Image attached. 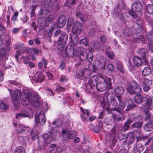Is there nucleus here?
<instances>
[{"label": "nucleus", "mask_w": 153, "mask_h": 153, "mask_svg": "<svg viewBox=\"0 0 153 153\" xmlns=\"http://www.w3.org/2000/svg\"><path fill=\"white\" fill-rule=\"evenodd\" d=\"M134 99L135 102L138 104L142 101H145L146 105H143L141 109L144 111L147 118H151V115L149 113L148 108L150 109L153 108L152 98L149 96L142 97L140 95L138 94L135 96Z\"/></svg>", "instance_id": "f257e3e1"}, {"label": "nucleus", "mask_w": 153, "mask_h": 153, "mask_svg": "<svg viewBox=\"0 0 153 153\" xmlns=\"http://www.w3.org/2000/svg\"><path fill=\"white\" fill-rule=\"evenodd\" d=\"M41 13L43 15L46 16L44 20L43 21V20L44 19L43 18H39L38 19V22L43 26L45 25L46 22L52 21L55 18V15L53 14H50L48 15L49 12L47 10L45 9H43L41 10Z\"/></svg>", "instance_id": "f03ea898"}, {"label": "nucleus", "mask_w": 153, "mask_h": 153, "mask_svg": "<svg viewBox=\"0 0 153 153\" xmlns=\"http://www.w3.org/2000/svg\"><path fill=\"white\" fill-rule=\"evenodd\" d=\"M111 78H109L106 80H104V82H98L96 87L97 89L100 91H104L107 88L109 89H111Z\"/></svg>", "instance_id": "7ed1b4c3"}, {"label": "nucleus", "mask_w": 153, "mask_h": 153, "mask_svg": "<svg viewBox=\"0 0 153 153\" xmlns=\"http://www.w3.org/2000/svg\"><path fill=\"white\" fill-rule=\"evenodd\" d=\"M127 90L130 94H134L140 93L142 90V88L139 84L134 81L131 84L128 85Z\"/></svg>", "instance_id": "20e7f679"}, {"label": "nucleus", "mask_w": 153, "mask_h": 153, "mask_svg": "<svg viewBox=\"0 0 153 153\" xmlns=\"http://www.w3.org/2000/svg\"><path fill=\"white\" fill-rule=\"evenodd\" d=\"M132 10L128 11L129 13L132 16H134L136 12L138 13L141 12L143 9L142 4L140 1H135L131 5Z\"/></svg>", "instance_id": "39448f33"}, {"label": "nucleus", "mask_w": 153, "mask_h": 153, "mask_svg": "<svg viewBox=\"0 0 153 153\" xmlns=\"http://www.w3.org/2000/svg\"><path fill=\"white\" fill-rule=\"evenodd\" d=\"M10 93V95L12 97L15 105H17L19 103V100L21 99L22 93L17 89L15 90L14 92L10 90H9Z\"/></svg>", "instance_id": "423d86ee"}, {"label": "nucleus", "mask_w": 153, "mask_h": 153, "mask_svg": "<svg viewBox=\"0 0 153 153\" xmlns=\"http://www.w3.org/2000/svg\"><path fill=\"white\" fill-rule=\"evenodd\" d=\"M24 97L21 102L24 105H28L30 102V98L32 96V93L27 89H24L23 91Z\"/></svg>", "instance_id": "0eeeda50"}, {"label": "nucleus", "mask_w": 153, "mask_h": 153, "mask_svg": "<svg viewBox=\"0 0 153 153\" xmlns=\"http://www.w3.org/2000/svg\"><path fill=\"white\" fill-rule=\"evenodd\" d=\"M139 81L142 83L143 88L145 92H147L149 90L152 85V81L145 77H143L139 80Z\"/></svg>", "instance_id": "6e6552de"}, {"label": "nucleus", "mask_w": 153, "mask_h": 153, "mask_svg": "<svg viewBox=\"0 0 153 153\" xmlns=\"http://www.w3.org/2000/svg\"><path fill=\"white\" fill-rule=\"evenodd\" d=\"M35 120L37 124L42 125L46 122L45 114L43 111H41L39 114H36L35 116Z\"/></svg>", "instance_id": "1a4fd4ad"}, {"label": "nucleus", "mask_w": 153, "mask_h": 153, "mask_svg": "<svg viewBox=\"0 0 153 153\" xmlns=\"http://www.w3.org/2000/svg\"><path fill=\"white\" fill-rule=\"evenodd\" d=\"M68 36L67 34L65 33L62 34L60 37L59 39V40L58 42V46L60 45L62 48L61 50L63 49L64 48L65 43L68 41ZM58 48H59L58 47Z\"/></svg>", "instance_id": "9d476101"}, {"label": "nucleus", "mask_w": 153, "mask_h": 153, "mask_svg": "<svg viewBox=\"0 0 153 153\" xmlns=\"http://www.w3.org/2000/svg\"><path fill=\"white\" fill-rule=\"evenodd\" d=\"M119 101V104L116 107L113 109L112 111H116L123 116V111L124 110L125 106V103L121 100V98L118 100Z\"/></svg>", "instance_id": "9b49d317"}, {"label": "nucleus", "mask_w": 153, "mask_h": 153, "mask_svg": "<svg viewBox=\"0 0 153 153\" xmlns=\"http://www.w3.org/2000/svg\"><path fill=\"white\" fill-rule=\"evenodd\" d=\"M81 28L82 25L81 24L78 22H76L74 24L72 28V32L73 33L78 35L80 33Z\"/></svg>", "instance_id": "f8f14e48"}, {"label": "nucleus", "mask_w": 153, "mask_h": 153, "mask_svg": "<svg viewBox=\"0 0 153 153\" xmlns=\"http://www.w3.org/2000/svg\"><path fill=\"white\" fill-rule=\"evenodd\" d=\"M78 77L83 76L85 77L89 76L91 74V72L88 69H85L82 70L79 69L76 71Z\"/></svg>", "instance_id": "ddd939ff"}, {"label": "nucleus", "mask_w": 153, "mask_h": 153, "mask_svg": "<svg viewBox=\"0 0 153 153\" xmlns=\"http://www.w3.org/2000/svg\"><path fill=\"white\" fill-rule=\"evenodd\" d=\"M98 79V77L96 76H93L88 81V83L91 89H92L96 87L97 82Z\"/></svg>", "instance_id": "4468645a"}, {"label": "nucleus", "mask_w": 153, "mask_h": 153, "mask_svg": "<svg viewBox=\"0 0 153 153\" xmlns=\"http://www.w3.org/2000/svg\"><path fill=\"white\" fill-rule=\"evenodd\" d=\"M124 89L121 86H118L114 89V92L116 97L118 100L121 98V95L124 93Z\"/></svg>", "instance_id": "2eb2a0df"}, {"label": "nucleus", "mask_w": 153, "mask_h": 153, "mask_svg": "<svg viewBox=\"0 0 153 153\" xmlns=\"http://www.w3.org/2000/svg\"><path fill=\"white\" fill-rule=\"evenodd\" d=\"M39 96L38 94H36L34 96L32 94L30 100V103L35 107H38L39 106Z\"/></svg>", "instance_id": "dca6fc26"}, {"label": "nucleus", "mask_w": 153, "mask_h": 153, "mask_svg": "<svg viewBox=\"0 0 153 153\" xmlns=\"http://www.w3.org/2000/svg\"><path fill=\"white\" fill-rule=\"evenodd\" d=\"M62 134H65L68 138L70 139L73 138L76 136V132L74 131H68V130H65L64 129H62Z\"/></svg>", "instance_id": "f3484780"}, {"label": "nucleus", "mask_w": 153, "mask_h": 153, "mask_svg": "<svg viewBox=\"0 0 153 153\" xmlns=\"http://www.w3.org/2000/svg\"><path fill=\"white\" fill-rule=\"evenodd\" d=\"M66 21V18L64 16H61L59 17L57 22V25L58 27H62L65 24Z\"/></svg>", "instance_id": "a211bd4d"}, {"label": "nucleus", "mask_w": 153, "mask_h": 153, "mask_svg": "<svg viewBox=\"0 0 153 153\" xmlns=\"http://www.w3.org/2000/svg\"><path fill=\"white\" fill-rule=\"evenodd\" d=\"M44 79V76L41 72H37L34 75V80L36 82H41Z\"/></svg>", "instance_id": "6ab92c4d"}, {"label": "nucleus", "mask_w": 153, "mask_h": 153, "mask_svg": "<svg viewBox=\"0 0 153 153\" xmlns=\"http://www.w3.org/2000/svg\"><path fill=\"white\" fill-rule=\"evenodd\" d=\"M133 64L136 67L142 65V59L138 56H135L133 59Z\"/></svg>", "instance_id": "aec40b11"}, {"label": "nucleus", "mask_w": 153, "mask_h": 153, "mask_svg": "<svg viewBox=\"0 0 153 153\" xmlns=\"http://www.w3.org/2000/svg\"><path fill=\"white\" fill-rule=\"evenodd\" d=\"M143 149L142 143H137L136 146L134 147L133 151L135 153H140L143 151Z\"/></svg>", "instance_id": "412c9836"}, {"label": "nucleus", "mask_w": 153, "mask_h": 153, "mask_svg": "<svg viewBox=\"0 0 153 153\" xmlns=\"http://www.w3.org/2000/svg\"><path fill=\"white\" fill-rule=\"evenodd\" d=\"M79 50H80L81 51L79 56L80 59L82 61L85 60L87 57V52L83 48H80L79 49Z\"/></svg>", "instance_id": "4be33fe9"}, {"label": "nucleus", "mask_w": 153, "mask_h": 153, "mask_svg": "<svg viewBox=\"0 0 153 153\" xmlns=\"http://www.w3.org/2000/svg\"><path fill=\"white\" fill-rule=\"evenodd\" d=\"M126 102L127 104V108L126 110V111L131 110L136 106V105L133 103V101L131 99L127 100Z\"/></svg>", "instance_id": "5701e85b"}, {"label": "nucleus", "mask_w": 153, "mask_h": 153, "mask_svg": "<svg viewBox=\"0 0 153 153\" xmlns=\"http://www.w3.org/2000/svg\"><path fill=\"white\" fill-rule=\"evenodd\" d=\"M29 113L25 111H23L16 114V117L17 119H19L23 117H29Z\"/></svg>", "instance_id": "b1692460"}, {"label": "nucleus", "mask_w": 153, "mask_h": 153, "mask_svg": "<svg viewBox=\"0 0 153 153\" xmlns=\"http://www.w3.org/2000/svg\"><path fill=\"white\" fill-rule=\"evenodd\" d=\"M65 52L66 54V56H68L69 54L71 55V53H73V55L74 56H76L77 55L76 53V52L75 51L74 52L73 48H72L70 46H67L65 49Z\"/></svg>", "instance_id": "393cba45"}, {"label": "nucleus", "mask_w": 153, "mask_h": 153, "mask_svg": "<svg viewBox=\"0 0 153 153\" xmlns=\"http://www.w3.org/2000/svg\"><path fill=\"white\" fill-rule=\"evenodd\" d=\"M94 66L95 68L103 69L105 67V65L104 63H102L99 60H97L94 61Z\"/></svg>", "instance_id": "a878e982"}, {"label": "nucleus", "mask_w": 153, "mask_h": 153, "mask_svg": "<svg viewBox=\"0 0 153 153\" xmlns=\"http://www.w3.org/2000/svg\"><path fill=\"white\" fill-rule=\"evenodd\" d=\"M121 116H120L118 114V113H114L113 114L112 116L113 118L114 119V121H120L121 120H124V118L123 116H123L121 115Z\"/></svg>", "instance_id": "bb28decb"}, {"label": "nucleus", "mask_w": 153, "mask_h": 153, "mask_svg": "<svg viewBox=\"0 0 153 153\" xmlns=\"http://www.w3.org/2000/svg\"><path fill=\"white\" fill-rule=\"evenodd\" d=\"M26 127L21 124H18L17 125V133L18 134H21L24 132L26 130Z\"/></svg>", "instance_id": "cd10ccee"}, {"label": "nucleus", "mask_w": 153, "mask_h": 153, "mask_svg": "<svg viewBox=\"0 0 153 153\" xmlns=\"http://www.w3.org/2000/svg\"><path fill=\"white\" fill-rule=\"evenodd\" d=\"M146 49L144 48L140 49L137 51L138 54L142 57L144 60L146 59Z\"/></svg>", "instance_id": "c85d7f7f"}, {"label": "nucleus", "mask_w": 153, "mask_h": 153, "mask_svg": "<svg viewBox=\"0 0 153 153\" xmlns=\"http://www.w3.org/2000/svg\"><path fill=\"white\" fill-rule=\"evenodd\" d=\"M143 127L146 131H151L153 128V123L152 122H148Z\"/></svg>", "instance_id": "c756f323"}, {"label": "nucleus", "mask_w": 153, "mask_h": 153, "mask_svg": "<svg viewBox=\"0 0 153 153\" xmlns=\"http://www.w3.org/2000/svg\"><path fill=\"white\" fill-rule=\"evenodd\" d=\"M123 33L126 36H130L132 35L131 28L126 27L123 30Z\"/></svg>", "instance_id": "7c9ffc66"}, {"label": "nucleus", "mask_w": 153, "mask_h": 153, "mask_svg": "<svg viewBox=\"0 0 153 153\" xmlns=\"http://www.w3.org/2000/svg\"><path fill=\"white\" fill-rule=\"evenodd\" d=\"M151 69L149 67H145L142 71V74L144 76H148L151 74Z\"/></svg>", "instance_id": "2f4dec72"}, {"label": "nucleus", "mask_w": 153, "mask_h": 153, "mask_svg": "<svg viewBox=\"0 0 153 153\" xmlns=\"http://www.w3.org/2000/svg\"><path fill=\"white\" fill-rule=\"evenodd\" d=\"M0 108L2 110H6L9 109V106L5 103L3 101L0 100Z\"/></svg>", "instance_id": "473e14b6"}, {"label": "nucleus", "mask_w": 153, "mask_h": 153, "mask_svg": "<svg viewBox=\"0 0 153 153\" xmlns=\"http://www.w3.org/2000/svg\"><path fill=\"white\" fill-rule=\"evenodd\" d=\"M63 104L68 103L69 104H72L73 102L72 98L70 97H67L66 98H63L62 100Z\"/></svg>", "instance_id": "72a5a7b5"}, {"label": "nucleus", "mask_w": 153, "mask_h": 153, "mask_svg": "<svg viewBox=\"0 0 153 153\" xmlns=\"http://www.w3.org/2000/svg\"><path fill=\"white\" fill-rule=\"evenodd\" d=\"M28 52L31 54L34 53L36 55H38L40 53V51L38 49L33 48H29L28 50Z\"/></svg>", "instance_id": "f704fd0d"}, {"label": "nucleus", "mask_w": 153, "mask_h": 153, "mask_svg": "<svg viewBox=\"0 0 153 153\" xmlns=\"http://www.w3.org/2000/svg\"><path fill=\"white\" fill-rule=\"evenodd\" d=\"M25 151L22 146H19L16 148L14 151V153H25Z\"/></svg>", "instance_id": "c9c22d12"}, {"label": "nucleus", "mask_w": 153, "mask_h": 153, "mask_svg": "<svg viewBox=\"0 0 153 153\" xmlns=\"http://www.w3.org/2000/svg\"><path fill=\"white\" fill-rule=\"evenodd\" d=\"M62 124V122L61 120H57L53 121L52 123V124L53 125V127H56L61 126Z\"/></svg>", "instance_id": "e433bc0d"}, {"label": "nucleus", "mask_w": 153, "mask_h": 153, "mask_svg": "<svg viewBox=\"0 0 153 153\" xmlns=\"http://www.w3.org/2000/svg\"><path fill=\"white\" fill-rule=\"evenodd\" d=\"M146 10L148 13L153 15V5L151 4L148 5L147 6Z\"/></svg>", "instance_id": "4c0bfd02"}, {"label": "nucleus", "mask_w": 153, "mask_h": 153, "mask_svg": "<svg viewBox=\"0 0 153 153\" xmlns=\"http://www.w3.org/2000/svg\"><path fill=\"white\" fill-rule=\"evenodd\" d=\"M24 49H21L16 51V53L15 55V58L16 61H18L19 57L20 55L24 53Z\"/></svg>", "instance_id": "58836bf2"}, {"label": "nucleus", "mask_w": 153, "mask_h": 153, "mask_svg": "<svg viewBox=\"0 0 153 153\" xmlns=\"http://www.w3.org/2000/svg\"><path fill=\"white\" fill-rule=\"evenodd\" d=\"M143 123L142 122H135L131 125L132 128H140L142 126Z\"/></svg>", "instance_id": "ea45409f"}, {"label": "nucleus", "mask_w": 153, "mask_h": 153, "mask_svg": "<svg viewBox=\"0 0 153 153\" xmlns=\"http://www.w3.org/2000/svg\"><path fill=\"white\" fill-rule=\"evenodd\" d=\"M110 100L111 101V104L114 107V108L116 107L117 104V102L116 99L114 97H111L110 98Z\"/></svg>", "instance_id": "a19ab883"}, {"label": "nucleus", "mask_w": 153, "mask_h": 153, "mask_svg": "<svg viewBox=\"0 0 153 153\" xmlns=\"http://www.w3.org/2000/svg\"><path fill=\"white\" fill-rule=\"evenodd\" d=\"M51 134V131H50L48 133L43 134V137L44 139L48 140L49 141V142H47L48 143L50 142V140H51V138H50Z\"/></svg>", "instance_id": "79ce46f5"}, {"label": "nucleus", "mask_w": 153, "mask_h": 153, "mask_svg": "<svg viewBox=\"0 0 153 153\" xmlns=\"http://www.w3.org/2000/svg\"><path fill=\"white\" fill-rule=\"evenodd\" d=\"M76 14V16L77 18H79L81 21L82 22L84 21L85 19L84 18V15L81 12L79 11L77 12Z\"/></svg>", "instance_id": "37998d69"}, {"label": "nucleus", "mask_w": 153, "mask_h": 153, "mask_svg": "<svg viewBox=\"0 0 153 153\" xmlns=\"http://www.w3.org/2000/svg\"><path fill=\"white\" fill-rule=\"evenodd\" d=\"M87 58L88 61L90 63L92 62L93 59V55L91 52H88Z\"/></svg>", "instance_id": "c03bdc74"}, {"label": "nucleus", "mask_w": 153, "mask_h": 153, "mask_svg": "<svg viewBox=\"0 0 153 153\" xmlns=\"http://www.w3.org/2000/svg\"><path fill=\"white\" fill-rule=\"evenodd\" d=\"M30 134L32 139H35L37 135V132L35 130H31L30 131Z\"/></svg>", "instance_id": "a18cd8bd"}, {"label": "nucleus", "mask_w": 153, "mask_h": 153, "mask_svg": "<svg viewBox=\"0 0 153 153\" xmlns=\"http://www.w3.org/2000/svg\"><path fill=\"white\" fill-rule=\"evenodd\" d=\"M51 140H54L55 138L56 137V135L57 134V133H58L59 134H60V133L59 132L57 131H55L52 132H51Z\"/></svg>", "instance_id": "49530a36"}, {"label": "nucleus", "mask_w": 153, "mask_h": 153, "mask_svg": "<svg viewBox=\"0 0 153 153\" xmlns=\"http://www.w3.org/2000/svg\"><path fill=\"white\" fill-rule=\"evenodd\" d=\"M106 54L108 57L110 58L111 59L113 58L114 54L111 51H106Z\"/></svg>", "instance_id": "de8ad7c7"}, {"label": "nucleus", "mask_w": 153, "mask_h": 153, "mask_svg": "<svg viewBox=\"0 0 153 153\" xmlns=\"http://www.w3.org/2000/svg\"><path fill=\"white\" fill-rule=\"evenodd\" d=\"M37 5L36 4L33 5L31 7V17L33 16L34 15V11L35 9L37 7Z\"/></svg>", "instance_id": "09e8293b"}, {"label": "nucleus", "mask_w": 153, "mask_h": 153, "mask_svg": "<svg viewBox=\"0 0 153 153\" xmlns=\"http://www.w3.org/2000/svg\"><path fill=\"white\" fill-rule=\"evenodd\" d=\"M88 40L87 38H85L84 39H83L81 40L80 41V43L84 45H87L88 44Z\"/></svg>", "instance_id": "8fccbe9b"}, {"label": "nucleus", "mask_w": 153, "mask_h": 153, "mask_svg": "<svg viewBox=\"0 0 153 153\" xmlns=\"http://www.w3.org/2000/svg\"><path fill=\"white\" fill-rule=\"evenodd\" d=\"M80 109L81 111H82V113H83V115L85 114V113L87 115L88 117L89 116L90 111L88 110V109L86 110L85 112L84 110L83 109V108H82V107L80 108Z\"/></svg>", "instance_id": "3c124183"}, {"label": "nucleus", "mask_w": 153, "mask_h": 153, "mask_svg": "<svg viewBox=\"0 0 153 153\" xmlns=\"http://www.w3.org/2000/svg\"><path fill=\"white\" fill-rule=\"evenodd\" d=\"M60 150L59 149L56 148L51 150L49 151V153H60L61 152Z\"/></svg>", "instance_id": "603ef678"}, {"label": "nucleus", "mask_w": 153, "mask_h": 153, "mask_svg": "<svg viewBox=\"0 0 153 153\" xmlns=\"http://www.w3.org/2000/svg\"><path fill=\"white\" fill-rule=\"evenodd\" d=\"M24 47V44L21 43L19 44H16L15 46V48L17 49H24L23 48Z\"/></svg>", "instance_id": "864d4df0"}, {"label": "nucleus", "mask_w": 153, "mask_h": 153, "mask_svg": "<svg viewBox=\"0 0 153 153\" xmlns=\"http://www.w3.org/2000/svg\"><path fill=\"white\" fill-rule=\"evenodd\" d=\"M46 91L48 95L51 96L53 95L54 94L53 91L50 88L47 89Z\"/></svg>", "instance_id": "5fc2aeb1"}, {"label": "nucleus", "mask_w": 153, "mask_h": 153, "mask_svg": "<svg viewBox=\"0 0 153 153\" xmlns=\"http://www.w3.org/2000/svg\"><path fill=\"white\" fill-rule=\"evenodd\" d=\"M68 80L67 77L64 75H62L60 78V81L61 83H64Z\"/></svg>", "instance_id": "6e6d98bb"}, {"label": "nucleus", "mask_w": 153, "mask_h": 153, "mask_svg": "<svg viewBox=\"0 0 153 153\" xmlns=\"http://www.w3.org/2000/svg\"><path fill=\"white\" fill-rule=\"evenodd\" d=\"M107 69L110 71H112L114 70V68L113 66L111 64H109L107 65Z\"/></svg>", "instance_id": "4d7b16f0"}, {"label": "nucleus", "mask_w": 153, "mask_h": 153, "mask_svg": "<svg viewBox=\"0 0 153 153\" xmlns=\"http://www.w3.org/2000/svg\"><path fill=\"white\" fill-rule=\"evenodd\" d=\"M18 13L17 12H15L13 14V15L12 17L11 21L13 20V21H15L17 19V17L18 15Z\"/></svg>", "instance_id": "13d9d810"}, {"label": "nucleus", "mask_w": 153, "mask_h": 153, "mask_svg": "<svg viewBox=\"0 0 153 153\" xmlns=\"http://www.w3.org/2000/svg\"><path fill=\"white\" fill-rule=\"evenodd\" d=\"M7 84H11L12 85H19V82H16L15 81H9L7 82Z\"/></svg>", "instance_id": "bf43d9fd"}, {"label": "nucleus", "mask_w": 153, "mask_h": 153, "mask_svg": "<svg viewBox=\"0 0 153 153\" xmlns=\"http://www.w3.org/2000/svg\"><path fill=\"white\" fill-rule=\"evenodd\" d=\"M130 127V126L124 123V125L122 128V129L124 131H126L128 130Z\"/></svg>", "instance_id": "052dcab7"}, {"label": "nucleus", "mask_w": 153, "mask_h": 153, "mask_svg": "<svg viewBox=\"0 0 153 153\" xmlns=\"http://www.w3.org/2000/svg\"><path fill=\"white\" fill-rule=\"evenodd\" d=\"M100 40L102 43H105L106 41V39L105 36L102 35L100 36Z\"/></svg>", "instance_id": "680f3d73"}, {"label": "nucleus", "mask_w": 153, "mask_h": 153, "mask_svg": "<svg viewBox=\"0 0 153 153\" xmlns=\"http://www.w3.org/2000/svg\"><path fill=\"white\" fill-rule=\"evenodd\" d=\"M42 61L43 63L44 67L45 69L47 68L46 65L48 64V61H47L44 58H42Z\"/></svg>", "instance_id": "e2e57ef3"}, {"label": "nucleus", "mask_w": 153, "mask_h": 153, "mask_svg": "<svg viewBox=\"0 0 153 153\" xmlns=\"http://www.w3.org/2000/svg\"><path fill=\"white\" fill-rule=\"evenodd\" d=\"M20 28H14L12 30V32L13 33H18L20 30Z\"/></svg>", "instance_id": "0e129e2a"}, {"label": "nucleus", "mask_w": 153, "mask_h": 153, "mask_svg": "<svg viewBox=\"0 0 153 153\" xmlns=\"http://www.w3.org/2000/svg\"><path fill=\"white\" fill-rule=\"evenodd\" d=\"M98 76L99 77L102 79L104 81L105 80V79L106 80V79H107L108 78L107 77H106L104 75L101 73L99 74Z\"/></svg>", "instance_id": "69168bd1"}, {"label": "nucleus", "mask_w": 153, "mask_h": 153, "mask_svg": "<svg viewBox=\"0 0 153 153\" xmlns=\"http://www.w3.org/2000/svg\"><path fill=\"white\" fill-rule=\"evenodd\" d=\"M118 69L121 72H123V66L121 64H119L117 66Z\"/></svg>", "instance_id": "338daca9"}, {"label": "nucleus", "mask_w": 153, "mask_h": 153, "mask_svg": "<svg viewBox=\"0 0 153 153\" xmlns=\"http://www.w3.org/2000/svg\"><path fill=\"white\" fill-rule=\"evenodd\" d=\"M148 22L151 25L153 26V20L151 18H148L147 19Z\"/></svg>", "instance_id": "774afa93"}]
</instances>
